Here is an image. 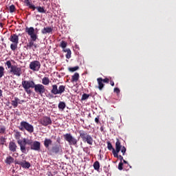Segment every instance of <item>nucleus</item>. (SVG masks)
Masks as SVG:
<instances>
[{
    "label": "nucleus",
    "mask_w": 176,
    "mask_h": 176,
    "mask_svg": "<svg viewBox=\"0 0 176 176\" xmlns=\"http://www.w3.org/2000/svg\"><path fill=\"white\" fill-rule=\"evenodd\" d=\"M17 144L20 147V151L22 153L27 155L30 147H27V145H30L31 151H36L39 152L41 151V142L38 141H32V140H27L23 138V140H18Z\"/></svg>",
    "instance_id": "nucleus-1"
},
{
    "label": "nucleus",
    "mask_w": 176,
    "mask_h": 176,
    "mask_svg": "<svg viewBox=\"0 0 176 176\" xmlns=\"http://www.w3.org/2000/svg\"><path fill=\"white\" fill-rule=\"evenodd\" d=\"M25 32L31 38V41L28 43L26 49L28 50V49H32V46H34V42L36 41V39H38V31H36V30L34 28V27H26L25 29Z\"/></svg>",
    "instance_id": "nucleus-2"
},
{
    "label": "nucleus",
    "mask_w": 176,
    "mask_h": 176,
    "mask_svg": "<svg viewBox=\"0 0 176 176\" xmlns=\"http://www.w3.org/2000/svg\"><path fill=\"white\" fill-rule=\"evenodd\" d=\"M122 152V156L119 155V152ZM126 147L124 146H122V143L120 142V140L119 139H116V150L113 149V155L114 157H116V159H119L120 160V162H123V156L126 155Z\"/></svg>",
    "instance_id": "nucleus-3"
},
{
    "label": "nucleus",
    "mask_w": 176,
    "mask_h": 176,
    "mask_svg": "<svg viewBox=\"0 0 176 176\" xmlns=\"http://www.w3.org/2000/svg\"><path fill=\"white\" fill-rule=\"evenodd\" d=\"M6 65L8 68L10 69V74L18 77L21 76L23 72L21 71V67H19V65H12V62H10V60H8Z\"/></svg>",
    "instance_id": "nucleus-4"
},
{
    "label": "nucleus",
    "mask_w": 176,
    "mask_h": 176,
    "mask_svg": "<svg viewBox=\"0 0 176 176\" xmlns=\"http://www.w3.org/2000/svg\"><path fill=\"white\" fill-rule=\"evenodd\" d=\"M78 133L84 142H87L88 145H93L94 140L93 139V137L91 136L90 134H88L87 131L84 130H80L78 131Z\"/></svg>",
    "instance_id": "nucleus-5"
},
{
    "label": "nucleus",
    "mask_w": 176,
    "mask_h": 176,
    "mask_svg": "<svg viewBox=\"0 0 176 176\" xmlns=\"http://www.w3.org/2000/svg\"><path fill=\"white\" fill-rule=\"evenodd\" d=\"M21 85L27 94H31L32 91H31L30 89H34L35 82L34 80H23Z\"/></svg>",
    "instance_id": "nucleus-6"
},
{
    "label": "nucleus",
    "mask_w": 176,
    "mask_h": 176,
    "mask_svg": "<svg viewBox=\"0 0 176 176\" xmlns=\"http://www.w3.org/2000/svg\"><path fill=\"white\" fill-rule=\"evenodd\" d=\"M19 129L21 130V131H24V130H26V131L30 134L34 131V126L28 123L27 121H21Z\"/></svg>",
    "instance_id": "nucleus-7"
},
{
    "label": "nucleus",
    "mask_w": 176,
    "mask_h": 176,
    "mask_svg": "<svg viewBox=\"0 0 176 176\" xmlns=\"http://www.w3.org/2000/svg\"><path fill=\"white\" fill-rule=\"evenodd\" d=\"M52 87V89L51 90V93L54 96H57V94L61 96V94H63L65 91V85H60L59 87H58L57 85L55 84L53 85Z\"/></svg>",
    "instance_id": "nucleus-8"
},
{
    "label": "nucleus",
    "mask_w": 176,
    "mask_h": 176,
    "mask_svg": "<svg viewBox=\"0 0 176 176\" xmlns=\"http://www.w3.org/2000/svg\"><path fill=\"white\" fill-rule=\"evenodd\" d=\"M9 39L10 42H12V43L10 45L11 50H12V52H16L19 45V36H17L16 34H13L10 36Z\"/></svg>",
    "instance_id": "nucleus-9"
},
{
    "label": "nucleus",
    "mask_w": 176,
    "mask_h": 176,
    "mask_svg": "<svg viewBox=\"0 0 176 176\" xmlns=\"http://www.w3.org/2000/svg\"><path fill=\"white\" fill-rule=\"evenodd\" d=\"M63 138L69 143V145H74V146L78 145V140L74 138L71 133H66L63 135Z\"/></svg>",
    "instance_id": "nucleus-10"
},
{
    "label": "nucleus",
    "mask_w": 176,
    "mask_h": 176,
    "mask_svg": "<svg viewBox=\"0 0 176 176\" xmlns=\"http://www.w3.org/2000/svg\"><path fill=\"white\" fill-rule=\"evenodd\" d=\"M25 3H26V6H29L30 9H32V10H35V9H36L38 13H46V10H45V7H36L35 5L31 4L30 0H25Z\"/></svg>",
    "instance_id": "nucleus-11"
},
{
    "label": "nucleus",
    "mask_w": 176,
    "mask_h": 176,
    "mask_svg": "<svg viewBox=\"0 0 176 176\" xmlns=\"http://www.w3.org/2000/svg\"><path fill=\"white\" fill-rule=\"evenodd\" d=\"M34 91L37 94H39L40 96H42L44 93L46 91V89L42 84H34Z\"/></svg>",
    "instance_id": "nucleus-12"
},
{
    "label": "nucleus",
    "mask_w": 176,
    "mask_h": 176,
    "mask_svg": "<svg viewBox=\"0 0 176 176\" xmlns=\"http://www.w3.org/2000/svg\"><path fill=\"white\" fill-rule=\"evenodd\" d=\"M30 69H32V71H39V69H41V62L38 60L32 61L30 64Z\"/></svg>",
    "instance_id": "nucleus-13"
},
{
    "label": "nucleus",
    "mask_w": 176,
    "mask_h": 176,
    "mask_svg": "<svg viewBox=\"0 0 176 176\" xmlns=\"http://www.w3.org/2000/svg\"><path fill=\"white\" fill-rule=\"evenodd\" d=\"M49 151L52 152V153H55V155H58V153L63 152V147L61 146V144H55L49 150Z\"/></svg>",
    "instance_id": "nucleus-14"
},
{
    "label": "nucleus",
    "mask_w": 176,
    "mask_h": 176,
    "mask_svg": "<svg viewBox=\"0 0 176 176\" xmlns=\"http://www.w3.org/2000/svg\"><path fill=\"white\" fill-rule=\"evenodd\" d=\"M40 124L46 127L49 124H52V119L49 116H44L40 120Z\"/></svg>",
    "instance_id": "nucleus-15"
},
{
    "label": "nucleus",
    "mask_w": 176,
    "mask_h": 176,
    "mask_svg": "<svg viewBox=\"0 0 176 176\" xmlns=\"http://www.w3.org/2000/svg\"><path fill=\"white\" fill-rule=\"evenodd\" d=\"M18 148L19 147L17 146V144H16V142H14V140H12L9 142L8 149L10 152L14 153V152H17Z\"/></svg>",
    "instance_id": "nucleus-16"
},
{
    "label": "nucleus",
    "mask_w": 176,
    "mask_h": 176,
    "mask_svg": "<svg viewBox=\"0 0 176 176\" xmlns=\"http://www.w3.org/2000/svg\"><path fill=\"white\" fill-rule=\"evenodd\" d=\"M16 164H19V166H21L23 168H30L31 167V164L26 160H24L23 162L19 161L16 163Z\"/></svg>",
    "instance_id": "nucleus-17"
},
{
    "label": "nucleus",
    "mask_w": 176,
    "mask_h": 176,
    "mask_svg": "<svg viewBox=\"0 0 176 176\" xmlns=\"http://www.w3.org/2000/svg\"><path fill=\"white\" fill-rule=\"evenodd\" d=\"M53 145V140L49 138H45L44 140V146L47 151H50V146Z\"/></svg>",
    "instance_id": "nucleus-18"
},
{
    "label": "nucleus",
    "mask_w": 176,
    "mask_h": 176,
    "mask_svg": "<svg viewBox=\"0 0 176 176\" xmlns=\"http://www.w3.org/2000/svg\"><path fill=\"white\" fill-rule=\"evenodd\" d=\"M52 32H53V28L51 27H46L44 28L42 30H41V33L43 34H52Z\"/></svg>",
    "instance_id": "nucleus-19"
},
{
    "label": "nucleus",
    "mask_w": 176,
    "mask_h": 176,
    "mask_svg": "<svg viewBox=\"0 0 176 176\" xmlns=\"http://www.w3.org/2000/svg\"><path fill=\"white\" fill-rule=\"evenodd\" d=\"M19 101H20V99L17 97H14V99L11 100V105H12L14 108H17L19 106Z\"/></svg>",
    "instance_id": "nucleus-20"
},
{
    "label": "nucleus",
    "mask_w": 176,
    "mask_h": 176,
    "mask_svg": "<svg viewBox=\"0 0 176 176\" xmlns=\"http://www.w3.org/2000/svg\"><path fill=\"white\" fill-rule=\"evenodd\" d=\"M97 82H98V88L99 90H102V89H104V82H102V78H97Z\"/></svg>",
    "instance_id": "nucleus-21"
},
{
    "label": "nucleus",
    "mask_w": 176,
    "mask_h": 176,
    "mask_svg": "<svg viewBox=\"0 0 176 176\" xmlns=\"http://www.w3.org/2000/svg\"><path fill=\"white\" fill-rule=\"evenodd\" d=\"M14 158H13V157L10 155L7 157L5 160V163H6V164H12V163H14Z\"/></svg>",
    "instance_id": "nucleus-22"
},
{
    "label": "nucleus",
    "mask_w": 176,
    "mask_h": 176,
    "mask_svg": "<svg viewBox=\"0 0 176 176\" xmlns=\"http://www.w3.org/2000/svg\"><path fill=\"white\" fill-rule=\"evenodd\" d=\"M79 80V73L76 72L72 76V82H78Z\"/></svg>",
    "instance_id": "nucleus-23"
},
{
    "label": "nucleus",
    "mask_w": 176,
    "mask_h": 176,
    "mask_svg": "<svg viewBox=\"0 0 176 176\" xmlns=\"http://www.w3.org/2000/svg\"><path fill=\"white\" fill-rule=\"evenodd\" d=\"M63 52H65V53H67L66 58H68V59L71 58L72 52H71V50L69 48L64 49Z\"/></svg>",
    "instance_id": "nucleus-24"
},
{
    "label": "nucleus",
    "mask_w": 176,
    "mask_h": 176,
    "mask_svg": "<svg viewBox=\"0 0 176 176\" xmlns=\"http://www.w3.org/2000/svg\"><path fill=\"white\" fill-rule=\"evenodd\" d=\"M42 83L44 85V86L49 85V83H50V79L48 78V77H44L42 79Z\"/></svg>",
    "instance_id": "nucleus-25"
},
{
    "label": "nucleus",
    "mask_w": 176,
    "mask_h": 176,
    "mask_svg": "<svg viewBox=\"0 0 176 176\" xmlns=\"http://www.w3.org/2000/svg\"><path fill=\"white\" fill-rule=\"evenodd\" d=\"M94 170H96V171H100V162L98 161H96L94 163Z\"/></svg>",
    "instance_id": "nucleus-26"
},
{
    "label": "nucleus",
    "mask_w": 176,
    "mask_h": 176,
    "mask_svg": "<svg viewBox=\"0 0 176 176\" xmlns=\"http://www.w3.org/2000/svg\"><path fill=\"white\" fill-rule=\"evenodd\" d=\"M5 76V67L0 66V79Z\"/></svg>",
    "instance_id": "nucleus-27"
},
{
    "label": "nucleus",
    "mask_w": 176,
    "mask_h": 176,
    "mask_svg": "<svg viewBox=\"0 0 176 176\" xmlns=\"http://www.w3.org/2000/svg\"><path fill=\"white\" fill-rule=\"evenodd\" d=\"M107 148L109 149V151H112V153H113V149L115 148L112 146V144L111 143V142L107 141Z\"/></svg>",
    "instance_id": "nucleus-28"
},
{
    "label": "nucleus",
    "mask_w": 176,
    "mask_h": 176,
    "mask_svg": "<svg viewBox=\"0 0 176 176\" xmlns=\"http://www.w3.org/2000/svg\"><path fill=\"white\" fill-rule=\"evenodd\" d=\"M90 97V94H83L81 97V101H85Z\"/></svg>",
    "instance_id": "nucleus-29"
},
{
    "label": "nucleus",
    "mask_w": 176,
    "mask_h": 176,
    "mask_svg": "<svg viewBox=\"0 0 176 176\" xmlns=\"http://www.w3.org/2000/svg\"><path fill=\"white\" fill-rule=\"evenodd\" d=\"M58 107L59 109H65V102H60Z\"/></svg>",
    "instance_id": "nucleus-30"
},
{
    "label": "nucleus",
    "mask_w": 176,
    "mask_h": 176,
    "mask_svg": "<svg viewBox=\"0 0 176 176\" xmlns=\"http://www.w3.org/2000/svg\"><path fill=\"white\" fill-rule=\"evenodd\" d=\"M21 137V134H20V132H16L14 135L15 140H17V141H23V140H20V138Z\"/></svg>",
    "instance_id": "nucleus-31"
},
{
    "label": "nucleus",
    "mask_w": 176,
    "mask_h": 176,
    "mask_svg": "<svg viewBox=\"0 0 176 176\" xmlns=\"http://www.w3.org/2000/svg\"><path fill=\"white\" fill-rule=\"evenodd\" d=\"M78 69H79V66L68 68V71H69V72H75V71H78Z\"/></svg>",
    "instance_id": "nucleus-32"
},
{
    "label": "nucleus",
    "mask_w": 176,
    "mask_h": 176,
    "mask_svg": "<svg viewBox=\"0 0 176 176\" xmlns=\"http://www.w3.org/2000/svg\"><path fill=\"white\" fill-rule=\"evenodd\" d=\"M6 131V127L5 126H0V134H5Z\"/></svg>",
    "instance_id": "nucleus-33"
},
{
    "label": "nucleus",
    "mask_w": 176,
    "mask_h": 176,
    "mask_svg": "<svg viewBox=\"0 0 176 176\" xmlns=\"http://www.w3.org/2000/svg\"><path fill=\"white\" fill-rule=\"evenodd\" d=\"M5 142H6V139L3 136L0 137V144L5 145Z\"/></svg>",
    "instance_id": "nucleus-34"
},
{
    "label": "nucleus",
    "mask_w": 176,
    "mask_h": 176,
    "mask_svg": "<svg viewBox=\"0 0 176 176\" xmlns=\"http://www.w3.org/2000/svg\"><path fill=\"white\" fill-rule=\"evenodd\" d=\"M60 47H62V49H65V47H67V42L62 41L60 43Z\"/></svg>",
    "instance_id": "nucleus-35"
},
{
    "label": "nucleus",
    "mask_w": 176,
    "mask_h": 176,
    "mask_svg": "<svg viewBox=\"0 0 176 176\" xmlns=\"http://www.w3.org/2000/svg\"><path fill=\"white\" fill-rule=\"evenodd\" d=\"M9 10H10V13H13L16 10V6H14V5H11L10 6Z\"/></svg>",
    "instance_id": "nucleus-36"
},
{
    "label": "nucleus",
    "mask_w": 176,
    "mask_h": 176,
    "mask_svg": "<svg viewBox=\"0 0 176 176\" xmlns=\"http://www.w3.org/2000/svg\"><path fill=\"white\" fill-rule=\"evenodd\" d=\"M83 151L85 152V153L90 155V150L89 149V147L84 148Z\"/></svg>",
    "instance_id": "nucleus-37"
},
{
    "label": "nucleus",
    "mask_w": 176,
    "mask_h": 176,
    "mask_svg": "<svg viewBox=\"0 0 176 176\" xmlns=\"http://www.w3.org/2000/svg\"><path fill=\"white\" fill-rule=\"evenodd\" d=\"M95 122L96 124H99V123H100V116H97V117L95 118Z\"/></svg>",
    "instance_id": "nucleus-38"
},
{
    "label": "nucleus",
    "mask_w": 176,
    "mask_h": 176,
    "mask_svg": "<svg viewBox=\"0 0 176 176\" xmlns=\"http://www.w3.org/2000/svg\"><path fill=\"white\" fill-rule=\"evenodd\" d=\"M118 170H123V162H120L118 164Z\"/></svg>",
    "instance_id": "nucleus-39"
},
{
    "label": "nucleus",
    "mask_w": 176,
    "mask_h": 176,
    "mask_svg": "<svg viewBox=\"0 0 176 176\" xmlns=\"http://www.w3.org/2000/svg\"><path fill=\"white\" fill-rule=\"evenodd\" d=\"M102 82H103V83H109V78H105L104 79L102 78Z\"/></svg>",
    "instance_id": "nucleus-40"
},
{
    "label": "nucleus",
    "mask_w": 176,
    "mask_h": 176,
    "mask_svg": "<svg viewBox=\"0 0 176 176\" xmlns=\"http://www.w3.org/2000/svg\"><path fill=\"white\" fill-rule=\"evenodd\" d=\"M114 93L119 94V93H120V89H119V88H118V87L114 88Z\"/></svg>",
    "instance_id": "nucleus-41"
},
{
    "label": "nucleus",
    "mask_w": 176,
    "mask_h": 176,
    "mask_svg": "<svg viewBox=\"0 0 176 176\" xmlns=\"http://www.w3.org/2000/svg\"><path fill=\"white\" fill-rule=\"evenodd\" d=\"M56 142L60 145V144H61V139L60 138V137L57 138L56 139Z\"/></svg>",
    "instance_id": "nucleus-42"
},
{
    "label": "nucleus",
    "mask_w": 176,
    "mask_h": 176,
    "mask_svg": "<svg viewBox=\"0 0 176 176\" xmlns=\"http://www.w3.org/2000/svg\"><path fill=\"white\" fill-rule=\"evenodd\" d=\"M110 85H111V86H115V82H113V81L111 80Z\"/></svg>",
    "instance_id": "nucleus-43"
},
{
    "label": "nucleus",
    "mask_w": 176,
    "mask_h": 176,
    "mask_svg": "<svg viewBox=\"0 0 176 176\" xmlns=\"http://www.w3.org/2000/svg\"><path fill=\"white\" fill-rule=\"evenodd\" d=\"M47 176H53V174H52L51 172H47Z\"/></svg>",
    "instance_id": "nucleus-44"
},
{
    "label": "nucleus",
    "mask_w": 176,
    "mask_h": 176,
    "mask_svg": "<svg viewBox=\"0 0 176 176\" xmlns=\"http://www.w3.org/2000/svg\"><path fill=\"white\" fill-rule=\"evenodd\" d=\"M25 101L24 100H20L19 99V101L18 102V104H23V102H24Z\"/></svg>",
    "instance_id": "nucleus-45"
},
{
    "label": "nucleus",
    "mask_w": 176,
    "mask_h": 176,
    "mask_svg": "<svg viewBox=\"0 0 176 176\" xmlns=\"http://www.w3.org/2000/svg\"><path fill=\"white\" fill-rule=\"evenodd\" d=\"M122 161H123V163H124V164H129V162H127V161L124 160H123Z\"/></svg>",
    "instance_id": "nucleus-46"
},
{
    "label": "nucleus",
    "mask_w": 176,
    "mask_h": 176,
    "mask_svg": "<svg viewBox=\"0 0 176 176\" xmlns=\"http://www.w3.org/2000/svg\"><path fill=\"white\" fill-rule=\"evenodd\" d=\"M2 97V91L0 89V98Z\"/></svg>",
    "instance_id": "nucleus-47"
},
{
    "label": "nucleus",
    "mask_w": 176,
    "mask_h": 176,
    "mask_svg": "<svg viewBox=\"0 0 176 176\" xmlns=\"http://www.w3.org/2000/svg\"><path fill=\"white\" fill-rule=\"evenodd\" d=\"M100 131H104V127H100Z\"/></svg>",
    "instance_id": "nucleus-48"
},
{
    "label": "nucleus",
    "mask_w": 176,
    "mask_h": 176,
    "mask_svg": "<svg viewBox=\"0 0 176 176\" xmlns=\"http://www.w3.org/2000/svg\"><path fill=\"white\" fill-rule=\"evenodd\" d=\"M35 48H36V44L34 43V45H33Z\"/></svg>",
    "instance_id": "nucleus-49"
},
{
    "label": "nucleus",
    "mask_w": 176,
    "mask_h": 176,
    "mask_svg": "<svg viewBox=\"0 0 176 176\" xmlns=\"http://www.w3.org/2000/svg\"><path fill=\"white\" fill-rule=\"evenodd\" d=\"M111 120H114V119H113V117H111Z\"/></svg>",
    "instance_id": "nucleus-50"
},
{
    "label": "nucleus",
    "mask_w": 176,
    "mask_h": 176,
    "mask_svg": "<svg viewBox=\"0 0 176 176\" xmlns=\"http://www.w3.org/2000/svg\"><path fill=\"white\" fill-rule=\"evenodd\" d=\"M0 27H2V23H0Z\"/></svg>",
    "instance_id": "nucleus-51"
}]
</instances>
